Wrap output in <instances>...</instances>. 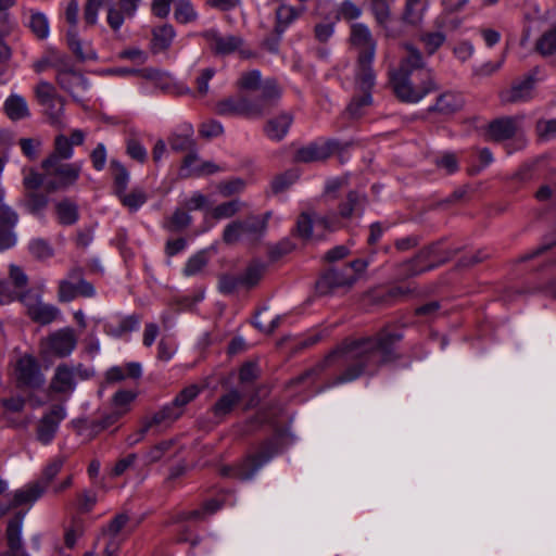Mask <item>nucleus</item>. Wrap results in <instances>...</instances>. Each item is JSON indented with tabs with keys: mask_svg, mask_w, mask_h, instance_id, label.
<instances>
[{
	"mask_svg": "<svg viewBox=\"0 0 556 556\" xmlns=\"http://www.w3.org/2000/svg\"><path fill=\"white\" fill-rule=\"evenodd\" d=\"M401 339V333L382 330L375 337L353 341L340 351H333L320 366L324 368L334 361H341L345 369L337 381L351 382L362 375L375 374L380 365L389 362L392 356V345Z\"/></svg>",
	"mask_w": 556,
	"mask_h": 556,
	"instance_id": "obj_1",
	"label": "nucleus"
},
{
	"mask_svg": "<svg viewBox=\"0 0 556 556\" xmlns=\"http://www.w3.org/2000/svg\"><path fill=\"white\" fill-rule=\"evenodd\" d=\"M405 55L397 67L389 70V81L394 94L407 103H416L437 89L432 70L426 66L421 51L413 43L401 45Z\"/></svg>",
	"mask_w": 556,
	"mask_h": 556,
	"instance_id": "obj_2",
	"label": "nucleus"
},
{
	"mask_svg": "<svg viewBox=\"0 0 556 556\" xmlns=\"http://www.w3.org/2000/svg\"><path fill=\"white\" fill-rule=\"evenodd\" d=\"M282 89L274 78L266 79L260 97L244 94L227 97L216 103V113L220 116H240L248 119L261 118L281 98Z\"/></svg>",
	"mask_w": 556,
	"mask_h": 556,
	"instance_id": "obj_3",
	"label": "nucleus"
},
{
	"mask_svg": "<svg viewBox=\"0 0 556 556\" xmlns=\"http://www.w3.org/2000/svg\"><path fill=\"white\" fill-rule=\"evenodd\" d=\"M66 459L65 455H58L50 459L42 469L40 480L28 483L14 493L13 506L16 507L20 505L35 503L46 492L50 483L62 470Z\"/></svg>",
	"mask_w": 556,
	"mask_h": 556,
	"instance_id": "obj_4",
	"label": "nucleus"
},
{
	"mask_svg": "<svg viewBox=\"0 0 556 556\" xmlns=\"http://www.w3.org/2000/svg\"><path fill=\"white\" fill-rule=\"evenodd\" d=\"M271 212L263 215H250L245 219H235L228 223L223 231V241L226 244H235L242 238L258 239L266 229Z\"/></svg>",
	"mask_w": 556,
	"mask_h": 556,
	"instance_id": "obj_5",
	"label": "nucleus"
},
{
	"mask_svg": "<svg viewBox=\"0 0 556 556\" xmlns=\"http://www.w3.org/2000/svg\"><path fill=\"white\" fill-rule=\"evenodd\" d=\"M41 166L46 176V189L55 191L73 186L80 176L83 164L55 161L52 165H47V160H43Z\"/></svg>",
	"mask_w": 556,
	"mask_h": 556,
	"instance_id": "obj_6",
	"label": "nucleus"
},
{
	"mask_svg": "<svg viewBox=\"0 0 556 556\" xmlns=\"http://www.w3.org/2000/svg\"><path fill=\"white\" fill-rule=\"evenodd\" d=\"M278 452L279 448L277 444L274 442H269L267 445L263 446L262 450L257 452L254 456L248 457L236 467H224L222 469V475L227 477H233L239 480H249L264 464L269 462V459Z\"/></svg>",
	"mask_w": 556,
	"mask_h": 556,
	"instance_id": "obj_7",
	"label": "nucleus"
},
{
	"mask_svg": "<svg viewBox=\"0 0 556 556\" xmlns=\"http://www.w3.org/2000/svg\"><path fill=\"white\" fill-rule=\"evenodd\" d=\"M77 338L72 328L59 329L40 341V354L42 356L66 357L76 348Z\"/></svg>",
	"mask_w": 556,
	"mask_h": 556,
	"instance_id": "obj_8",
	"label": "nucleus"
},
{
	"mask_svg": "<svg viewBox=\"0 0 556 556\" xmlns=\"http://www.w3.org/2000/svg\"><path fill=\"white\" fill-rule=\"evenodd\" d=\"M96 294L93 286L84 279L80 267L72 268L67 277L59 281L58 299L60 302H71L77 296L91 298Z\"/></svg>",
	"mask_w": 556,
	"mask_h": 556,
	"instance_id": "obj_9",
	"label": "nucleus"
},
{
	"mask_svg": "<svg viewBox=\"0 0 556 556\" xmlns=\"http://www.w3.org/2000/svg\"><path fill=\"white\" fill-rule=\"evenodd\" d=\"M88 378L83 365L60 364L50 381V389L55 393L71 394L79 380Z\"/></svg>",
	"mask_w": 556,
	"mask_h": 556,
	"instance_id": "obj_10",
	"label": "nucleus"
},
{
	"mask_svg": "<svg viewBox=\"0 0 556 556\" xmlns=\"http://www.w3.org/2000/svg\"><path fill=\"white\" fill-rule=\"evenodd\" d=\"M56 81L59 86L68 92L73 100L81 103L85 92L89 89L88 80L68 63L56 65Z\"/></svg>",
	"mask_w": 556,
	"mask_h": 556,
	"instance_id": "obj_11",
	"label": "nucleus"
},
{
	"mask_svg": "<svg viewBox=\"0 0 556 556\" xmlns=\"http://www.w3.org/2000/svg\"><path fill=\"white\" fill-rule=\"evenodd\" d=\"M210 49L217 55H228L239 52L248 58L250 54L243 49L244 41L240 36L222 34L217 29H208L202 34Z\"/></svg>",
	"mask_w": 556,
	"mask_h": 556,
	"instance_id": "obj_12",
	"label": "nucleus"
},
{
	"mask_svg": "<svg viewBox=\"0 0 556 556\" xmlns=\"http://www.w3.org/2000/svg\"><path fill=\"white\" fill-rule=\"evenodd\" d=\"M28 278L23 269L16 265H10L9 277L0 282V303L9 304L15 300L21 302V296L26 292Z\"/></svg>",
	"mask_w": 556,
	"mask_h": 556,
	"instance_id": "obj_13",
	"label": "nucleus"
},
{
	"mask_svg": "<svg viewBox=\"0 0 556 556\" xmlns=\"http://www.w3.org/2000/svg\"><path fill=\"white\" fill-rule=\"evenodd\" d=\"M21 303L26 308L31 320L40 325H48L54 321L60 315V309L41 301V296L35 292H26L21 296Z\"/></svg>",
	"mask_w": 556,
	"mask_h": 556,
	"instance_id": "obj_14",
	"label": "nucleus"
},
{
	"mask_svg": "<svg viewBox=\"0 0 556 556\" xmlns=\"http://www.w3.org/2000/svg\"><path fill=\"white\" fill-rule=\"evenodd\" d=\"M13 375L20 384L27 387H39L45 381L39 363L31 354H23L15 359Z\"/></svg>",
	"mask_w": 556,
	"mask_h": 556,
	"instance_id": "obj_15",
	"label": "nucleus"
},
{
	"mask_svg": "<svg viewBox=\"0 0 556 556\" xmlns=\"http://www.w3.org/2000/svg\"><path fill=\"white\" fill-rule=\"evenodd\" d=\"M5 191L0 186V250L15 245L16 236L13 228L18 222L17 213L4 203Z\"/></svg>",
	"mask_w": 556,
	"mask_h": 556,
	"instance_id": "obj_16",
	"label": "nucleus"
},
{
	"mask_svg": "<svg viewBox=\"0 0 556 556\" xmlns=\"http://www.w3.org/2000/svg\"><path fill=\"white\" fill-rule=\"evenodd\" d=\"M350 42L357 52V59H375L377 42L365 24L355 23L351 26Z\"/></svg>",
	"mask_w": 556,
	"mask_h": 556,
	"instance_id": "obj_17",
	"label": "nucleus"
},
{
	"mask_svg": "<svg viewBox=\"0 0 556 556\" xmlns=\"http://www.w3.org/2000/svg\"><path fill=\"white\" fill-rule=\"evenodd\" d=\"M66 417V410L62 405L52 406L38 422L36 437L43 444H50L55 437L59 426Z\"/></svg>",
	"mask_w": 556,
	"mask_h": 556,
	"instance_id": "obj_18",
	"label": "nucleus"
},
{
	"mask_svg": "<svg viewBox=\"0 0 556 556\" xmlns=\"http://www.w3.org/2000/svg\"><path fill=\"white\" fill-rule=\"evenodd\" d=\"M444 262L445 258L438 256L437 247H429L421 250L414 260L404 265L405 275L407 277L417 276L438 267Z\"/></svg>",
	"mask_w": 556,
	"mask_h": 556,
	"instance_id": "obj_19",
	"label": "nucleus"
},
{
	"mask_svg": "<svg viewBox=\"0 0 556 556\" xmlns=\"http://www.w3.org/2000/svg\"><path fill=\"white\" fill-rule=\"evenodd\" d=\"M520 131L521 124L519 118L501 117L489 124L486 135L490 140L500 142L518 136Z\"/></svg>",
	"mask_w": 556,
	"mask_h": 556,
	"instance_id": "obj_20",
	"label": "nucleus"
},
{
	"mask_svg": "<svg viewBox=\"0 0 556 556\" xmlns=\"http://www.w3.org/2000/svg\"><path fill=\"white\" fill-rule=\"evenodd\" d=\"M219 170V167L211 161L202 160L195 151L188 153L180 166L181 177H200L211 175Z\"/></svg>",
	"mask_w": 556,
	"mask_h": 556,
	"instance_id": "obj_21",
	"label": "nucleus"
},
{
	"mask_svg": "<svg viewBox=\"0 0 556 556\" xmlns=\"http://www.w3.org/2000/svg\"><path fill=\"white\" fill-rule=\"evenodd\" d=\"M139 318L136 315L119 316L114 315L108 318L104 324V332L115 339L128 337L139 327Z\"/></svg>",
	"mask_w": 556,
	"mask_h": 556,
	"instance_id": "obj_22",
	"label": "nucleus"
},
{
	"mask_svg": "<svg viewBox=\"0 0 556 556\" xmlns=\"http://www.w3.org/2000/svg\"><path fill=\"white\" fill-rule=\"evenodd\" d=\"M357 281V275H351L344 266L341 269L332 268L327 270L317 283L318 289L328 288H351Z\"/></svg>",
	"mask_w": 556,
	"mask_h": 556,
	"instance_id": "obj_23",
	"label": "nucleus"
},
{
	"mask_svg": "<svg viewBox=\"0 0 556 556\" xmlns=\"http://www.w3.org/2000/svg\"><path fill=\"white\" fill-rule=\"evenodd\" d=\"M374 59H357L355 66V88L359 92H370L375 86L376 75L372 70Z\"/></svg>",
	"mask_w": 556,
	"mask_h": 556,
	"instance_id": "obj_24",
	"label": "nucleus"
},
{
	"mask_svg": "<svg viewBox=\"0 0 556 556\" xmlns=\"http://www.w3.org/2000/svg\"><path fill=\"white\" fill-rule=\"evenodd\" d=\"M184 413L180 408H177L172 402L164 405L151 417L147 418V421L152 428L166 429L170 427L176 420H178Z\"/></svg>",
	"mask_w": 556,
	"mask_h": 556,
	"instance_id": "obj_25",
	"label": "nucleus"
},
{
	"mask_svg": "<svg viewBox=\"0 0 556 556\" xmlns=\"http://www.w3.org/2000/svg\"><path fill=\"white\" fill-rule=\"evenodd\" d=\"M292 122L293 116L290 113H281L266 123L264 132L269 139L280 141L288 134Z\"/></svg>",
	"mask_w": 556,
	"mask_h": 556,
	"instance_id": "obj_26",
	"label": "nucleus"
},
{
	"mask_svg": "<svg viewBox=\"0 0 556 556\" xmlns=\"http://www.w3.org/2000/svg\"><path fill=\"white\" fill-rule=\"evenodd\" d=\"M151 50L153 53H161L172 46L176 31L173 25L163 24L152 29Z\"/></svg>",
	"mask_w": 556,
	"mask_h": 556,
	"instance_id": "obj_27",
	"label": "nucleus"
},
{
	"mask_svg": "<svg viewBox=\"0 0 556 556\" xmlns=\"http://www.w3.org/2000/svg\"><path fill=\"white\" fill-rule=\"evenodd\" d=\"M527 75L522 80L514 84L509 91L504 96V100L507 102H522L531 98L533 87L535 84L534 73Z\"/></svg>",
	"mask_w": 556,
	"mask_h": 556,
	"instance_id": "obj_28",
	"label": "nucleus"
},
{
	"mask_svg": "<svg viewBox=\"0 0 556 556\" xmlns=\"http://www.w3.org/2000/svg\"><path fill=\"white\" fill-rule=\"evenodd\" d=\"M67 45L72 52L80 61H90L97 59V53L92 46L88 41H84L79 38L77 29H68L67 31Z\"/></svg>",
	"mask_w": 556,
	"mask_h": 556,
	"instance_id": "obj_29",
	"label": "nucleus"
},
{
	"mask_svg": "<svg viewBox=\"0 0 556 556\" xmlns=\"http://www.w3.org/2000/svg\"><path fill=\"white\" fill-rule=\"evenodd\" d=\"M241 399V393L236 389H231L229 392L222 395L214 404L212 408L214 416L217 418L227 416L235 409Z\"/></svg>",
	"mask_w": 556,
	"mask_h": 556,
	"instance_id": "obj_30",
	"label": "nucleus"
},
{
	"mask_svg": "<svg viewBox=\"0 0 556 556\" xmlns=\"http://www.w3.org/2000/svg\"><path fill=\"white\" fill-rule=\"evenodd\" d=\"M169 147L173 151L184 152L194 151V140H193V128L191 125L185 127L182 132H174L168 138Z\"/></svg>",
	"mask_w": 556,
	"mask_h": 556,
	"instance_id": "obj_31",
	"label": "nucleus"
},
{
	"mask_svg": "<svg viewBox=\"0 0 556 556\" xmlns=\"http://www.w3.org/2000/svg\"><path fill=\"white\" fill-rule=\"evenodd\" d=\"M446 34L441 30H425L420 33L418 40L422 45L427 55H433L446 41Z\"/></svg>",
	"mask_w": 556,
	"mask_h": 556,
	"instance_id": "obj_32",
	"label": "nucleus"
},
{
	"mask_svg": "<svg viewBox=\"0 0 556 556\" xmlns=\"http://www.w3.org/2000/svg\"><path fill=\"white\" fill-rule=\"evenodd\" d=\"M4 111L12 121H20L29 116L27 102L18 94H11L5 100Z\"/></svg>",
	"mask_w": 556,
	"mask_h": 556,
	"instance_id": "obj_33",
	"label": "nucleus"
},
{
	"mask_svg": "<svg viewBox=\"0 0 556 556\" xmlns=\"http://www.w3.org/2000/svg\"><path fill=\"white\" fill-rule=\"evenodd\" d=\"M73 153L72 142L65 135L60 134L54 139L53 152L46 159L47 165H52L55 161L70 160Z\"/></svg>",
	"mask_w": 556,
	"mask_h": 556,
	"instance_id": "obj_34",
	"label": "nucleus"
},
{
	"mask_svg": "<svg viewBox=\"0 0 556 556\" xmlns=\"http://www.w3.org/2000/svg\"><path fill=\"white\" fill-rule=\"evenodd\" d=\"M244 206V202L239 199H233L213 207L210 211V215L216 220L228 219L237 215Z\"/></svg>",
	"mask_w": 556,
	"mask_h": 556,
	"instance_id": "obj_35",
	"label": "nucleus"
},
{
	"mask_svg": "<svg viewBox=\"0 0 556 556\" xmlns=\"http://www.w3.org/2000/svg\"><path fill=\"white\" fill-rule=\"evenodd\" d=\"M534 48L542 56H549L556 52V24L543 31Z\"/></svg>",
	"mask_w": 556,
	"mask_h": 556,
	"instance_id": "obj_36",
	"label": "nucleus"
},
{
	"mask_svg": "<svg viewBox=\"0 0 556 556\" xmlns=\"http://www.w3.org/2000/svg\"><path fill=\"white\" fill-rule=\"evenodd\" d=\"M463 106V98L454 92H445L441 94L432 108V110L443 113L451 114L456 112Z\"/></svg>",
	"mask_w": 556,
	"mask_h": 556,
	"instance_id": "obj_37",
	"label": "nucleus"
},
{
	"mask_svg": "<svg viewBox=\"0 0 556 556\" xmlns=\"http://www.w3.org/2000/svg\"><path fill=\"white\" fill-rule=\"evenodd\" d=\"M352 98L346 106L345 114L350 118H358L365 114L366 110L372 104V97L370 92H361Z\"/></svg>",
	"mask_w": 556,
	"mask_h": 556,
	"instance_id": "obj_38",
	"label": "nucleus"
},
{
	"mask_svg": "<svg viewBox=\"0 0 556 556\" xmlns=\"http://www.w3.org/2000/svg\"><path fill=\"white\" fill-rule=\"evenodd\" d=\"M192 222L191 215L184 208L178 207L173 215L164 222V228L168 231H181Z\"/></svg>",
	"mask_w": 556,
	"mask_h": 556,
	"instance_id": "obj_39",
	"label": "nucleus"
},
{
	"mask_svg": "<svg viewBox=\"0 0 556 556\" xmlns=\"http://www.w3.org/2000/svg\"><path fill=\"white\" fill-rule=\"evenodd\" d=\"M117 197L119 198L123 205L132 212L139 210L148 200L147 192L139 187L134 188L129 193L124 191Z\"/></svg>",
	"mask_w": 556,
	"mask_h": 556,
	"instance_id": "obj_40",
	"label": "nucleus"
},
{
	"mask_svg": "<svg viewBox=\"0 0 556 556\" xmlns=\"http://www.w3.org/2000/svg\"><path fill=\"white\" fill-rule=\"evenodd\" d=\"M41 105L45 108V113L49 117L51 124L55 126H63L65 106V100L63 97L58 96L55 101L53 99L49 103H42Z\"/></svg>",
	"mask_w": 556,
	"mask_h": 556,
	"instance_id": "obj_41",
	"label": "nucleus"
},
{
	"mask_svg": "<svg viewBox=\"0 0 556 556\" xmlns=\"http://www.w3.org/2000/svg\"><path fill=\"white\" fill-rule=\"evenodd\" d=\"M299 16V11L293 7L281 4L276 11L277 25L275 31L280 37L287 26Z\"/></svg>",
	"mask_w": 556,
	"mask_h": 556,
	"instance_id": "obj_42",
	"label": "nucleus"
},
{
	"mask_svg": "<svg viewBox=\"0 0 556 556\" xmlns=\"http://www.w3.org/2000/svg\"><path fill=\"white\" fill-rule=\"evenodd\" d=\"M111 168L114 179L115 193L119 195L127 190L130 175L129 172L125 168V166L117 161L111 162Z\"/></svg>",
	"mask_w": 556,
	"mask_h": 556,
	"instance_id": "obj_43",
	"label": "nucleus"
},
{
	"mask_svg": "<svg viewBox=\"0 0 556 556\" xmlns=\"http://www.w3.org/2000/svg\"><path fill=\"white\" fill-rule=\"evenodd\" d=\"M24 516L18 514L10 520L7 529L8 543L11 549H18L22 546V526Z\"/></svg>",
	"mask_w": 556,
	"mask_h": 556,
	"instance_id": "obj_44",
	"label": "nucleus"
},
{
	"mask_svg": "<svg viewBox=\"0 0 556 556\" xmlns=\"http://www.w3.org/2000/svg\"><path fill=\"white\" fill-rule=\"evenodd\" d=\"M174 17L180 24H188L198 18V13L189 0H178L175 5Z\"/></svg>",
	"mask_w": 556,
	"mask_h": 556,
	"instance_id": "obj_45",
	"label": "nucleus"
},
{
	"mask_svg": "<svg viewBox=\"0 0 556 556\" xmlns=\"http://www.w3.org/2000/svg\"><path fill=\"white\" fill-rule=\"evenodd\" d=\"M29 28L39 39H45L49 35V22L45 14L40 12H30Z\"/></svg>",
	"mask_w": 556,
	"mask_h": 556,
	"instance_id": "obj_46",
	"label": "nucleus"
},
{
	"mask_svg": "<svg viewBox=\"0 0 556 556\" xmlns=\"http://www.w3.org/2000/svg\"><path fill=\"white\" fill-rule=\"evenodd\" d=\"M201 392V387L198 384H190L184 388L172 401V403L185 413L186 406L192 402Z\"/></svg>",
	"mask_w": 556,
	"mask_h": 556,
	"instance_id": "obj_47",
	"label": "nucleus"
},
{
	"mask_svg": "<svg viewBox=\"0 0 556 556\" xmlns=\"http://www.w3.org/2000/svg\"><path fill=\"white\" fill-rule=\"evenodd\" d=\"M265 273V265L261 263H252L245 271L240 276L242 286L252 288L256 286Z\"/></svg>",
	"mask_w": 556,
	"mask_h": 556,
	"instance_id": "obj_48",
	"label": "nucleus"
},
{
	"mask_svg": "<svg viewBox=\"0 0 556 556\" xmlns=\"http://www.w3.org/2000/svg\"><path fill=\"white\" fill-rule=\"evenodd\" d=\"M136 394L131 391H118L113 397L114 408L116 410L115 419H119L129 409L130 403L135 400Z\"/></svg>",
	"mask_w": 556,
	"mask_h": 556,
	"instance_id": "obj_49",
	"label": "nucleus"
},
{
	"mask_svg": "<svg viewBox=\"0 0 556 556\" xmlns=\"http://www.w3.org/2000/svg\"><path fill=\"white\" fill-rule=\"evenodd\" d=\"M392 0H370V9L377 23L381 26L386 25L390 20V4Z\"/></svg>",
	"mask_w": 556,
	"mask_h": 556,
	"instance_id": "obj_50",
	"label": "nucleus"
},
{
	"mask_svg": "<svg viewBox=\"0 0 556 556\" xmlns=\"http://www.w3.org/2000/svg\"><path fill=\"white\" fill-rule=\"evenodd\" d=\"M56 214L59 222L63 225H72L78 218L77 206L67 201L58 203Z\"/></svg>",
	"mask_w": 556,
	"mask_h": 556,
	"instance_id": "obj_51",
	"label": "nucleus"
},
{
	"mask_svg": "<svg viewBox=\"0 0 556 556\" xmlns=\"http://www.w3.org/2000/svg\"><path fill=\"white\" fill-rule=\"evenodd\" d=\"M223 506V503L217 500H210L205 502L200 509H194L184 514V518L186 519H203L208 515H213L217 510H219Z\"/></svg>",
	"mask_w": 556,
	"mask_h": 556,
	"instance_id": "obj_52",
	"label": "nucleus"
},
{
	"mask_svg": "<svg viewBox=\"0 0 556 556\" xmlns=\"http://www.w3.org/2000/svg\"><path fill=\"white\" fill-rule=\"evenodd\" d=\"M244 188H245V182H244V180H242L240 178H233L230 180L220 181L216 186L218 193L224 198H229L237 193H240L244 190Z\"/></svg>",
	"mask_w": 556,
	"mask_h": 556,
	"instance_id": "obj_53",
	"label": "nucleus"
},
{
	"mask_svg": "<svg viewBox=\"0 0 556 556\" xmlns=\"http://www.w3.org/2000/svg\"><path fill=\"white\" fill-rule=\"evenodd\" d=\"M237 84L240 89L245 90H256L260 87L263 88L264 85V83L262 84L261 73L257 70L242 73Z\"/></svg>",
	"mask_w": 556,
	"mask_h": 556,
	"instance_id": "obj_54",
	"label": "nucleus"
},
{
	"mask_svg": "<svg viewBox=\"0 0 556 556\" xmlns=\"http://www.w3.org/2000/svg\"><path fill=\"white\" fill-rule=\"evenodd\" d=\"M109 2L106 22L114 31H117L121 29L127 16L115 3H112V0H106V4Z\"/></svg>",
	"mask_w": 556,
	"mask_h": 556,
	"instance_id": "obj_55",
	"label": "nucleus"
},
{
	"mask_svg": "<svg viewBox=\"0 0 556 556\" xmlns=\"http://www.w3.org/2000/svg\"><path fill=\"white\" fill-rule=\"evenodd\" d=\"M98 501L97 493L92 490H83L76 495V507L80 513H89Z\"/></svg>",
	"mask_w": 556,
	"mask_h": 556,
	"instance_id": "obj_56",
	"label": "nucleus"
},
{
	"mask_svg": "<svg viewBox=\"0 0 556 556\" xmlns=\"http://www.w3.org/2000/svg\"><path fill=\"white\" fill-rule=\"evenodd\" d=\"M43 182L46 184V176L34 168H23V186L27 192L37 190Z\"/></svg>",
	"mask_w": 556,
	"mask_h": 556,
	"instance_id": "obj_57",
	"label": "nucleus"
},
{
	"mask_svg": "<svg viewBox=\"0 0 556 556\" xmlns=\"http://www.w3.org/2000/svg\"><path fill=\"white\" fill-rule=\"evenodd\" d=\"M29 252L37 260H47L53 255V249L42 239H34L29 242Z\"/></svg>",
	"mask_w": 556,
	"mask_h": 556,
	"instance_id": "obj_58",
	"label": "nucleus"
},
{
	"mask_svg": "<svg viewBox=\"0 0 556 556\" xmlns=\"http://www.w3.org/2000/svg\"><path fill=\"white\" fill-rule=\"evenodd\" d=\"M299 178V173L295 169L288 170L279 176H277L273 182L271 188L274 192H282L288 189L292 184H294Z\"/></svg>",
	"mask_w": 556,
	"mask_h": 556,
	"instance_id": "obj_59",
	"label": "nucleus"
},
{
	"mask_svg": "<svg viewBox=\"0 0 556 556\" xmlns=\"http://www.w3.org/2000/svg\"><path fill=\"white\" fill-rule=\"evenodd\" d=\"M207 258L203 252L197 253L191 256L184 267L185 276H195L202 271V269L206 266Z\"/></svg>",
	"mask_w": 556,
	"mask_h": 556,
	"instance_id": "obj_60",
	"label": "nucleus"
},
{
	"mask_svg": "<svg viewBox=\"0 0 556 556\" xmlns=\"http://www.w3.org/2000/svg\"><path fill=\"white\" fill-rule=\"evenodd\" d=\"M295 233L303 240H309L313 233V220L308 212H303L296 222Z\"/></svg>",
	"mask_w": 556,
	"mask_h": 556,
	"instance_id": "obj_61",
	"label": "nucleus"
},
{
	"mask_svg": "<svg viewBox=\"0 0 556 556\" xmlns=\"http://www.w3.org/2000/svg\"><path fill=\"white\" fill-rule=\"evenodd\" d=\"M208 199L206 195L199 191L192 192L189 197L185 198L181 202V206L187 211L203 210L207 206Z\"/></svg>",
	"mask_w": 556,
	"mask_h": 556,
	"instance_id": "obj_62",
	"label": "nucleus"
},
{
	"mask_svg": "<svg viewBox=\"0 0 556 556\" xmlns=\"http://www.w3.org/2000/svg\"><path fill=\"white\" fill-rule=\"evenodd\" d=\"M260 374L261 369L256 362H247L239 370V380L242 384H249L256 380Z\"/></svg>",
	"mask_w": 556,
	"mask_h": 556,
	"instance_id": "obj_63",
	"label": "nucleus"
},
{
	"mask_svg": "<svg viewBox=\"0 0 556 556\" xmlns=\"http://www.w3.org/2000/svg\"><path fill=\"white\" fill-rule=\"evenodd\" d=\"M536 131L541 139L549 140L556 138V118L538 121Z\"/></svg>",
	"mask_w": 556,
	"mask_h": 556,
	"instance_id": "obj_64",
	"label": "nucleus"
}]
</instances>
